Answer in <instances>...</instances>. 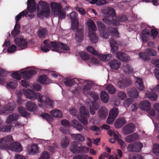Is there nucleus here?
Instances as JSON below:
<instances>
[{"mask_svg":"<svg viewBox=\"0 0 159 159\" xmlns=\"http://www.w3.org/2000/svg\"><path fill=\"white\" fill-rule=\"evenodd\" d=\"M59 20L64 19L66 16V12L62 9L57 12Z\"/></svg>","mask_w":159,"mask_h":159,"instance_id":"nucleus-49","label":"nucleus"},{"mask_svg":"<svg viewBox=\"0 0 159 159\" xmlns=\"http://www.w3.org/2000/svg\"><path fill=\"white\" fill-rule=\"evenodd\" d=\"M51 7L52 12L56 15L57 12L62 9L61 5L59 3L56 2H52L51 3Z\"/></svg>","mask_w":159,"mask_h":159,"instance_id":"nucleus-24","label":"nucleus"},{"mask_svg":"<svg viewBox=\"0 0 159 159\" xmlns=\"http://www.w3.org/2000/svg\"><path fill=\"white\" fill-rule=\"evenodd\" d=\"M16 104L14 102H10L7 104L6 107L3 110H0V115H7L12 111L16 108Z\"/></svg>","mask_w":159,"mask_h":159,"instance_id":"nucleus-15","label":"nucleus"},{"mask_svg":"<svg viewBox=\"0 0 159 159\" xmlns=\"http://www.w3.org/2000/svg\"><path fill=\"white\" fill-rule=\"evenodd\" d=\"M26 109L28 111L32 112L34 114L37 113V106L31 101H28L25 103Z\"/></svg>","mask_w":159,"mask_h":159,"instance_id":"nucleus-18","label":"nucleus"},{"mask_svg":"<svg viewBox=\"0 0 159 159\" xmlns=\"http://www.w3.org/2000/svg\"><path fill=\"white\" fill-rule=\"evenodd\" d=\"M73 126L78 131H81L83 129V127L79 121L75 120L72 121Z\"/></svg>","mask_w":159,"mask_h":159,"instance_id":"nucleus-35","label":"nucleus"},{"mask_svg":"<svg viewBox=\"0 0 159 159\" xmlns=\"http://www.w3.org/2000/svg\"><path fill=\"white\" fill-rule=\"evenodd\" d=\"M107 133L110 136L113 137L115 139H118V134L117 132H115L111 130H109L108 131Z\"/></svg>","mask_w":159,"mask_h":159,"instance_id":"nucleus-54","label":"nucleus"},{"mask_svg":"<svg viewBox=\"0 0 159 159\" xmlns=\"http://www.w3.org/2000/svg\"><path fill=\"white\" fill-rule=\"evenodd\" d=\"M152 152L153 153L157 154L159 153V144L157 143L154 144Z\"/></svg>","mask_w":159,"mask_h":159,"instance_id":"nucleus-58","label":"nucleus"},{"mask_svg":"<svg viewBox=\"0 0 159 159\" xmlns=\"http://www.w3.org/2000/svg\"><path fill=\"white\" fill-rule=\"evenodd\" d=\"M111 114V116L113 117L115 116L116 118L118 114V109L117 108H113L110 111L109 114Z\"/></svg>","mask_w":159,"mask_h":159,"instance_id":"nucleus-56","label":"nucleus"},{"mask_svg":"<svg viewBox=\"0 0 159 159\" xmlns=\"http://www.w3.org/2000/svg\"><path fill=\"white\" fill-rule=\"evenodd\" d=\"M70 18L71 20V29L73 30H75L79 25L78 14L75 11H72L70 14Z\"/></svg>","mask_w":159,"mask_h":159,"instance_id":"nucleus-12","label":"nucleus"},{"mask_svg":"<svg viewBox=\"0 0 159 159\" xmlns=\"http://www.w3.org/2000/svg\"><path fill=\"white\" fill-rule=\"evenodd\" d=\"M89 39L92 43H95L98 41V37L95 34V33L91 32L89 33Z\"/></svg>","mask_w":159,"mask_h":159,"instance_id":"nucleus-37","label":"nucleus"},{"mask_svg":"<svg viewBox=\"0 0 159 159\" xmlns=\"http://www.w3.org/2000/svg\"><path fill=\"white\" fill-rule=\"evenodd\" d=\"M24 93L26 98L29 99L34 98L36 96V93L30 89L25 90L24 91Z\"/></svg>","mask_w":159,"mask_h":159,"instance_id":"nucleus-29","label":"nucleus"},{"mask_svg":"<svg viewBox=\"0 0 159 159\" xmlns=\"http://www.w3.org/2000/svg\"><path fill=\"white\" fill-rule=\"evenodd\" d=\"M87 105L89 106L91 114L93 115L95 114V111L97 110L99 107V104L97 102V100H88L87 102Z\"/></svg>","mask_w":159,"mask_h":159,"instance_id":"nucleus-16","label":"nucleus"},{"mask_svg":"<svg viewBox=\"0 0 159 159\" xmlns=\"http://www.w3.org/2000/svg\"><path fill=\"white\" fill-rule=\"evenodd\" d=\"M51 115L55 117L61 118L62 116L61 111L57 109L53 110L50 112Z\"/></svg>","mask_w":159,"mask_h":159,"instance_id":"nucleus-40","label":"nucleus"},{"mask_svg":"<svg viewBox=\"0 0 159 159\" xmlns=\"http://www.w3.org/2000/svg\"><path fill=\"white\" fill-rule=\"evenodd\" d=\"M126 123V121L123 118L117 119L114 123L115 127L117 129L120 128Z\"/></svg>","mask_w":159,"mask_h":159,"instance_id":"nucleus-26","label":"nucleus"},{"mask_svg":"<svg viewBox=\"0 0 159 159\" xmlns=\"http://www.w3.org/2000/svg\"><path fill=\"white\" fill-rule=\"evenodd\" d=\"M135 129V126L132 124L126 125L122 129V132L125 135H127L133 132Z\"/></svg>","mask_w":159,"mask_h":159,"instance_id":"nucleus-21","label":"nucleus"},{"mask_svg":"<svg viewBox=\"0 0 159 159\" xmlns=\"http://www.w3.org/2000/svg\"><path fill=\"white\" fill-rule=\"evenodd\" d=\"M146 96L150 99H157L158 94L153 91L148 92L146 93Z\"/></svg>","mask_w":159,"mask_h":159,"instance_id":"nucleus-39","label":"nucleus"},{"mask_svg":"<svg viewBox=\"0 0 159 159\" xmlns=\"http://www.w3.org/2000/svg\"><path fill=\"white\" fill-rule=\"evenodd\" d=\"M70 136L72 138L75 140H78L79 141L83 142L84 141L85 139L84 137L80 134H70Z\"/></svg>","mask_w":159,"mask_h":159,"instance_id":"nucleus-38","label":"nucleus"},{"mask_svg":"<svg viewBox=\"0 0 159 159\" xmlns=\"http://www.w3.org/2000/svg\"><path fill=\"white\" fill-rule=\"evenodd\" d=\"M140 57L144 60H150V57L154 56L157 55V52L154 49L148 48L147 49L145 52H140L139 53Z\"/></svg>","mask_w":159,"mask_h":159,"instance_id":"nucleus-11","label":"nucleus"},{"mask_svg":"<svg viewBox=\"0 0 159 159\" xmlns=\"http://www.w3.org/2000/svg\"><path fill=\"white\" fill-rule=\"evenodd\" d=\"M88 52L93 54L94 55H98L97 52L95 50L94 48L92 47H88L87 48Z\"/></svg>","mask_w":159,"mask_h":159,"instance_id":"nucleus-60","label":"nucleus"},{"mask_svg":"<svg viewBox=\"0 0 159 159\" xmlns=\"http://www.w3.org/2000/svg\"><path fill=\"white\" fill-rule=\"evenodd\" d=\"M48 3L45 1L40 0V6H42L40 10V16H44L46 17L49 16L50 14V9L48 7Z\"/></svg>","mask_w":159,"mask_h":159,"instance_id":"nucleus-13","label":"nucleus"},{"mask_svg":"<svg viewBox=\"0 0 159 159\" xmlns=\"http://www.w3.org/2000/svg\"><path fill=\"white\" fill-rule=\"evenodd\" d=\"M49 153L46 152H44L42 154L40 159H49Z\"/></svg>","mask_w":159,"mask_h":159,"instance_id":"nucleus-64","label":"nucleus"},{"mask_svg":"<svg viewBox=\"0 0 159 159\" xmlns=\"http://www.w3.org/2000/svg\"><path fill=\"white\" fill-rule=\"evenodd\" d=\"M107 114L108 111L105 107H102L99 110L98 115L101 119H105L107 116Z\"/></svg>","mask_w":159,"mask_h":159,"instance_id":"nucleus-30","label":"nucleus"},{"mask_svg":"<svg viewBox=\"0 0 159 159\" xmlns=\"http://www.w3.org/2000/svg\"><path fill=\"white\" fill-rule=\"evenodd\" d=\"M97 24L101 37L107 39L111 34L114 37H119V34L116 28L109 27L108 30L105 24L100 21H97Z\"/></svg>","mask_w":159,"mask_h":159,"instance_id":"nucleus-3","label":"nucleus"},{"mask_svg":"<svg viewBox=\"0 0 159 159\" xmlns=\"http://www.w3.org/2000/svg\"><path fill=\"white\" fill-rule=\"evenodd\" d=\"M105 88L108 90V93L111 94H114L116 91L114 86L111 84H107Z\"/></svg>","mask_w":159,"mask_h":159,"instance_id":"nucleus-42","label":"nucleus"},{"mask_svg":"<svg viewBox=\"0 0 159 159\" xmlns=\"http://www.w3.org/2000/svg\"><path fill=\"white\" fill-rule=\"evenodd\" d=\"M123 69L124 71L126 74H131L133 72V68L128 64H126L125 65H124Z\"/></svg>","mask_w":159,"mask_h":159,"instance_id":"nucleus-41","label":"nucleus"},{"mask_svg":"<svg viewBox=\"0 0 159 159\" xmlns=\"http://www.w3.org/2000/svg\"><path fill=\"white\" fill-rule=\"evenodd\" d=\"M99 58L101 60L104 61H107L112 58V55L111 54L107 55H100L99 56Z\"/></svg>","mask_w":159,"mask_h":159,"instance_id":"nucleus-44","label":"nucleus"},{"mask_svg":"<svg viewBox=\"0 0 159 159\" xmlns=\"http://www.w3.org/2000/svg\"><path fill=\"white\" fill-rule=\"evenodd\" d=\"M51 50L58 52H60V49L63 50H68L70 48L66 44H64L60 42L50 41Z\"/></svg>","mask_w":159,"mask_h":159,"instance_id":"nucleus-7","label":"nucleus"},{"mask_svg":"<svg viewBox=\"0 0 159 159\" xmlns=\"http://www.w3.org/2000/svg\"><path fill=\"white\" fill-rule=\"evenodd\" d=\"M128 158L129 159H143L141 155L134 154H129Z\"/></svg>","mask_w":159,"mask_h":159,"instance_id":"nucleus-53","label":"nucleus"},{"mask_svg":"<svg viewBox=\"0 0 159 159\" xmlns=\"http://www.w3.org/2000/svg\"><path fill=\"white\" fill-rule=\"evenodd\" d=\"M48 40L44 41L43 44L40 47V49L44 52H48L51 48V45L48 43Z\"/></svg>","mask_w":159,"mask_h":159,"instance_id":"nucleus-31","label":"nucleus"},{"mask_svg":"<svg viewBox=\"0 0 159 159\" xmlns=\"http://www.w3.org/2000/svg\"><path fill=\"white\" fill-rule=\"evenodd\" d=\"M129 95L133 98H137L139 96V93L135 88H130L128 92Z\"/></svg>","mask_w":159,"mask_h":159,"instance_id":"nucleus-32","label":"nucleus"},{"mask_svg":"<svg viewBox=\"0 0 159 159\" xmlns=\"http://www.w3.org/2000/svg\"><path fill=\"white\" fill-rule=\"evenodd\" d=\"M7 85L10 89H14L17 86V83L16 80H13L7 83Z\"/></svg>","mask_w":159,"mask_h":159,"instance_id":"nucleus-47","label":"nucleus"},{"mask_svg":"<svg viewBox=\"0 0 159 159\" xmlns=\"http://www.w3.org/2000/svg\"><path fill=\"white\" fill-rule=\"evenodd\" d=\"M7 149L11 150L17 152H20L23 150V148L20 143L13 142L11 143V145Z\"/></svg>","mask_w":159,"mask_h":159,"instance_id":"nucleus-19","label":"nucleus"},{"mask_svg":"<svg viewBox=\"0 0 159 159\" xmlns=\"http://www.w3.org/2000/svg\"><path fill=\"white\" fill-rule=\"evenodd\" d=\"M139 138L138 135L136 133L126 136L125 138L126 141L128 143L132 142L138 140Z\"/></svg>","mask_w":159,"mask_h":159,"instance_id":"nucleus-27","label":"nucleus"},{"mask_svg":"<svg viewBox=\"0 0 159 159\" xmlns=\"http://www.w3.org/2000/svg\"><path fill=\"white\" fill-rule=\"evenodd\" d=\"M131 84V81L129 79H124L122 80L118 81L117 84L120 88H122L130 86Z\"/></svg>","mask_w":159,"mask_h":159,"instance_id":"nucleus-22","label":"nucleus"},{"mask_svg":"<svg viewBox=\"0 0 159 159\" xmlns=\"http://www.w3.org/2000/svg\"><path fill=\"white\" fill-rule=\"evenodd\" d=\"M117 96L119 99H125L127 98L126 94L123 91H121L117 93Z\"/></svg>","mask_w":159,"mask_h":159,"instance_id":"nucleus-52","label":"nucleus"},{"mask_svg":"<svg viewBox=\"0 0 159 159\" xmlns=\"http://www.w3.org/2000/svg\"><path fill=\"white\" fill-rule=\"evenodd\" d=\"M40 116L44 119H46L48 121H51L52 118L47 113H42L40 115Z\"/></svg>","mask_w":159,"mask_h":159,"instance_id":"nucleus-59","label":"nucleus"},{"mask_svg":"<svg viewBox=\"0 0 159 159\" xmlns=\"http://www.w3.org/2000/svg\"><path fill=\"white\" fill-rule=\"evenodd\" d=\"M151 104L147 100H144L139 104V107L143 110L146 111L151 116H153L155 114V111L150 108Z\"/></svg>","mask_w":159,"mask_h":159,"instance_id":"nucleus-10","label":"nucleus"},{"mask_svg":"<svg viewBox=\"0 0 159 159\" xmlns=\"http://www.w3.org/2000/svg\"><path fill=\"white\" fill-rule=\"evenodd\" d=\"M142 33L143 36L145 37H149L150 34L149 30L147 29L143 30L142 31Z\"/></svg>","mask_w":159,"mask_h":159,"instance_id":"nucleus-63","label":"nucleus"},{"mask_svg":"<svg viewBox=\"0 0 159 159\" xmlns=\"http://www.w3.org/2000/svg\"><path fill=\"white\" fill-rule=\"evenodd\" d=\"M18 111L20 115L23 116L27 117L29 116L30 114L26 111L24 108L21 106L18 107Z\"/></svg>","mask_w":159,"mask_h":159,"instance_id":"nucleus-43","label":"nucleus"},{"mask_svg":"<svg viewBox=\"0 0 159 159\" xmlns=\"http://www.w3.org/2000/svg\"><path fill=\"white\" fill-rule=\"evenodd\" d=\"M70 149L72 152L74 153L80 152V147L77 146L76 142H73L71 144Z\"/></svg>","mask_w":159,"mask_h":159,"instance_id":"nucleus-36","label":"nucleus"},{"mask_svg":"<svg viewBox=\"0 0 159 159\" xmlns=\"http://www.w3.org/2000/svg\"><path fill=\"white\" fill-rule=\"evenodd\" d=\"M16 48V46L14 44H12L8 48L7 51L9 53H11L15 52Z\"/></svg>","mask_w":159,"mask_h":159,"instance_id":"nucleus-61","label":"nucleus"},{"mask_svg":"<svg viewBox=\"0 0 159 159\" xmlns=\"http://www.w3.org/2000/svg\"><path fill=\"white\" fill-rule=\"evenodd\" d=\"M100 97L101 99H109V94L104 91L101 92Z\"/></svg>","mask_w":159,"mask_h":159,"instance_id":"nucleus-55","label":"nucleus"},{"mask_svg":"<svg viewBox=\"0 0 159 159\" xmlns=\"http://www.w3.org/2000/svg\"><path fill=\"white\" fill-rule=\"evenodd\" d=\"M16 44L21 50L26 48L28 46V42L26 39L22 38L16 37L15 39Z\"/></svg>","mask_w":159,"mask_h":159,"instance_id":"nucleus-14","label":"nucleus"},{"mask_svg":"<svg viewBox=\"0 0 159 159\" xmlns=\"http://www.w3.org/2000/svg\"><path fill=\"white\" fill-rule=\"evenodd\" d=\"M153 72L157 79L159 81L158 84L155 87V90L159 91V70L156 69L154 70Z\"/></svg>","mask_w":159,"mask_h":159,"instance_id":"nucleus-51","label":"nucleus"},{"mask_svg":"<svg viewBox=\"0 0 159 159\" xmlns=\"http://www.w3.org/2000/svg\"><path fill=\"white\" fill-rule=\"evenodd\" d=\"M49 82L48 79L46 75H40V84H47Z\"/></svg>","mask_w":159,"mask_h":159,"instance_id":"nucleus-45","label":"nucleus"},{"mask_svg":"<svg viewBox=\"0 0 159 159\" xmlns=\"http://www.w3.org/2000/svg\"><path fill=\"white\" fill-rule=\"evenodd\" d=\"M8 125H6L4 126H2L0 127V131L8 132L10 131L11 128V124Z\"/></svg>","mask_w":159,"mask_h":159,"instance_id":"nucleus-46","label":"nucleus"},{"mask_svg":"<svg viewBox=\"0 0 159 159\" xmlns=\"http://www.w3.org/2000/svg\"><path fill=\"white\" fill-rule=\"evenodd\" d=\"M20 116L18 113H13L7 117L5 122L7 124L15 123L19 119Z\"/></svg>","mask_w":159,"mask_h":159,"instance_id":"nucleus-20","label":"nucleus"},{"mask_svg":"<svg viewBox=\"0 0 159 159\" xmlns=\"http://www.w3.org/2000/svg\"><path fill=\"white\" fill-rule=\"evenodd\" d=\"M14 141L12 135H9L0 139V149H7L11 145L10 142Z\"/></svg>","mask_w":159,"mask_h":159,"instance_id":"nucleus-8","label":"nucleus"},{"mask_svg":"<svg viewBox=\"0 0 159 159\" xmlns=\"http://www.w3.org/2000/svg\"><path fill=\"white\" fill-rule=\"evenodd\" d=\"M109 64L112 69L117 70L119 68L120 66V61L118 60L113 59L109 62Z\"/></svg>","mask_w":159,"mask_h":159,"instance_id":"nucleus-25","label":"nucleus"},{"mask_svg":"<svg viewBox=\"0 0 159 159\" xmlns=\"http://www.w3.org/2000/svg\"><path fill=\"white\" fill-rule=\"evenodd\" d=\"M38 148L37 145H33L28 147V152L30 155L34 154L38 152Z\"/></svg>","mask_w":159,"mask_h":159,"instance_id":"nucleus-34","label":"nucleus"},{"mask_svg":"<svg viewBox=\"0 0 159 159\" xmlns=\"http://www.w3.org/2000/svg\"><path fill=\"white\" fill-rule=\"evenodd\" d=\"M91 88V85L90 84H87L85 85L83 89V93L84 94H89L93 98V99H98L99 95L97 94L90 91Z\"/></svg>","mask_w":159,"mask_h":159,"instance_id":"nucleus-17","label":"nucleus"},{"mask_svg":"<svg viewBox=\"0 0 159 159\" xmlns=\"http://www.w3.org/2000/svg\"><path fill=\"white\" fill-rule=\"evenodd\" d=\"M69 143V139L65 137L61 141V146L62 148H65L68 145Z\"/></svg>","mask_w":159,"mask_h":159,"instance_id":"nucleus-50","label":"nucleus"},{"mask_svg":"<svg viewBox=\"0 0 159 159\" xmlns=\"http://www.w3.org/2000/svg\"><path fill=\"white\" fill-rule=\"evenodd\" d=\"M89 32H95L97 30V28L95 23L93 20H90L87 22Z\"/></svg>","mask_w":159,"mask_h":159,"instance_id":"nucleus-28","label":"nucleus"},{"mask_svg":"<svg viewBox=\"0 0 159 159\" xmlns=\"http://www.w3.org/2000/svg\"><path fill=\"white\" fill-rule=\"evenodd\" d=\"M75 83L74 79L69 78H66L64 79V83L67 86H71Z\"/></svg>","mask_w":159,"mask_h":159,"instance_id":"nucleus-48","label":"nucleus"},{"mask_svg":"<svg viewBox=\"0 0 159 159\" xmlns=\"http://www.w3.org/2000/svg\"><path fill=\"white\" fill-rule=\"evenodd\" d=\"M103 13L104 16L102 20L104 22L110 25H120V22H124L127 20V17L125 15L115 16V11L112 8L108 7L104 11Z\"/></svg>","mask_w":159,"mask_h":159,"instance_id":"nucleus-2","label":"nucleus"},{"mask_svg":"<svg viewBox=\"0 0 159 159\" xmlns=\"http://www.w3.org/2000/svg\"><path fill=\"white\" fill-rule=\"evenodd\" d=\"M78 27L76 29V31L75 36H76V40L79 42H81L83 38V30L84 29L81 28L79 29Z\"/></svg>","mask_w":159,"mask_h":159,"instance_id":"nucleus-23","label":"nucleus"},{"mask_svg":"<svg viewBox=\"0 0 159 159\" xmlns=\"http://www.w3.org/2000/svg\"><path fill=\"white\" fill-rule=\"evenodd\" d=\"M45 105L49 108H52L54 106V102L52 100H45Z\"/></svg>","mask_w":159,"mask_h":159,"instance_id":"nucleus-57","label":"nucleus"},{"mask_svg":"<svg viewBox=\"0 0 159 159\" xmlns=\"http://www.w3.org/2000/svg\"><path fill=\"white\" fill-rule=\"evenodd\" d=\"M111 115V114H109L106 123L108 124H111L115 118V116L113 117Z\"/></svg>","mask_w":159,"mask_h":159,"instance_id":"nucleus-62","label":"nucleus"},{"mask_svg":"<svg viewBox=\"0 0 159 159\" xmlns=\"http://www.w3.org/2000/svg\"><path fill=\"white\" fill-rule=\"evenodd\" d=\"M143 146L142 143L139 142H136L129 144L127 147V149L129 152H139L141 151Z\"/></svg>","mask_w":159,"mask_h":159,"instance_id":"nucleus-9","label":"nucleus"},{"mask_svg":"<svg viewBox=\"0 0 159 159\" xmlns=\"http://www.w3.org/2000/svg\"><path fill=\"white\" fill-rule=\"evenodd\" d=\"M135 85L136 87L140 90H143L144 89L145 87L143 84V80L140 78H136Z\"/></svg>","mask_w":159,"mask_h":159,"instance_id":"nucleus-33","label":"nucleus"},{"mask_svg":"<svg viewBox=\"0 0 159 159\" xmlns=\"http://www.w3.org/2000/svg\"><path fill=\"white\" fill-rule=\"evenodd\" d=\"M27 10H25L19 13L16 17V24L13 30L11 32L12 35L15 37L20 33V26L18 23L19 20L22 16L27 17L28 16L30 19L34 17V15L32 14L37 10V16L40 17V11L38 4L35 3L34 0H28L27 2Z\"/></svg>","mask_w":159,"mask_h":159,"instance_id":"nucleus-1","label":"nucleus"},{"mask_svg":"<svg viewBox=\"0 0 159 159\" xmlns=\"http://www.w3.org/2000/svg\"><path fill=\"white\" fill-rule=\"evenodd\" d=\"M37 73V72L34 70H30L28 71H24L20 72L19 74L17 72H14L11 74V76L17 80H20L21 76L26 80H29L31 78L33 75Z\"/></svg>","mask_w":159,"mask_h":159,"instance_id":"nucleus-5","label":"nucleus"},{"mask_svg":"<svg viewBox=\"0 0 159 159\" xmlns=\"http://www.w3.org/2000/svg\"><path fill=\"white\" fill-rule=\"evenodd\" d=\"M109 42L111 47L112 53L116 55L118 59L125 62H127L130 60V57L125 53L122 52H117L118 47L117 43L113 39H109Z\"/></svg>","mask_w":159,"mask_h":159,"instance_id":"nucleus-4","label":"nucleus"},{"mask_svg":"<svg viewBox=\"0 0 159 159\" xmlns=\"http://www.w3.org/2000/svg\"><path fill=\"white\" fill-rule=\"evenodd\" d=\"M89 116V111L85 107H81L80 109L79 115L78 116V120L84 125L88 124L87 119Z\"/></svg>","mask_w":159,"mask_h":159,"instance_id":"nucleus-6","label":"nucleus"}]
</instances>
